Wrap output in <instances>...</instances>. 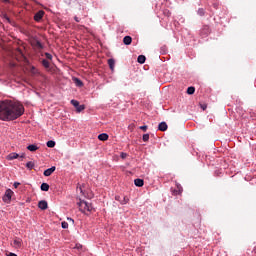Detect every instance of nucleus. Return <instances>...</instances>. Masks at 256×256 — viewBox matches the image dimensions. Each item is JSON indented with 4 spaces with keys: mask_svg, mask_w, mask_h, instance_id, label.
I'll list each match as a JSON object with an SVG mask.
<instances>
[{
    "mask_svg": "<svg viewBox=\"0 0 256 256\" xmlns=\"http://www.w3.org/2000/svg\"><path fill=\"white\" fill-rule=\"evenodd\" d=\"M4 3H9V0H3Z\"/></svg>",
    "mask_w": 256,
    "mask_h": 256,
    "instance_id": "obj_38",
    "label": "nucleus"
},
{
    "mask_svg": "<svg viewBox=\"0 0 256 256\" xmlns=\"http://www.w3.org/2000/svg\"><path fill=\"white\" fill-rule=\"evenodd\" d=\"M253 251H254V253H256V246L254 247V250H253Z\"/></svg>",
    "mask_w": 256,
    "mask_h": 256,
    "instance_id": "obj_40",
    "label": "nucleus"
},
{
    "mask_svg": "<svg viewBox=\"0 0 256 256\" xmlns=\"http://www.w3.org/2000/svg\"><path fill=\"white\" fill-rule=\"evenodd\" d=\"M21 185V183H19V182H15L14 183V187H15V189H17V187H19Z\"/></svg>",
    "mask_w": 256,
    "mask_h": 256,
    "instance_id": "obj_33",
    "label": "nucleus"
},
{
    "mask_svg": "<svg viewBox=\"0 0 256 256\" xmlns=\"http://www.w3.org/2000/svg\"><path fill=\"white\" fill-rule=\"evenodd\" d=\"M27 149H28V151L35 152V151H37V149H39V147H37V145H35V144H31V145L27 146Z\"/></svg>",
    "mask_w": 256,
    "mask_h": 256,
    "instance_id": "obj_20",
    "label": "nucleus"
},
{
    "mask_svg": "<svg viewBox=\"0 0 256 256\" xmlns=\"http://www.w3.org/2000/svg\"><path fill=\"white\" fill-rule=\"evenodd\" d=\"M19 154L17 153H11L7 156L8 161H13V159H18Z\"/></svg>",
    "mask_w": 256,
    "mask_h": 256,
    "instance_id": "obj_17",
    "label": "nucleus"
},
{
    "mask_svg": "<svg viewBox=\"0 0 256 256\" xmlns=\"http://www.w3.org/2000/svg\"><path fill=\"white\" fill-rule=\"evenodd\" d=\"M25 113V107L19 102L4 100L0 102V120L15 121Z\"/></svg>",
    "mask_w": 256,
    "mask_h": 256,
    "instance_id": "obj_1",
    "label": "nucleus"
},
{
    "mask_svg": "<svg viewBox=\"0 0 256 256\" xmlns=\"http://www.w3.org/2000/svg\"><path fill=\"white\" fill-rule=\"evenodd\" d=\"M71 105L75 107L77 113H81V111H85V105H80L79 101L77 100H71Z\"/></svg>",
    "mask_w": 256,
    "mask_h": 256,
    "instance_id": "obj_3",
    "label": "nucleus"
},
{
    "mask_svg": "<svg viewBox=\"0 0 256 256\" xmlns=\"http://www.w3.org/2000/svg\"><path fill=\"white\" fill-rule=\"evenodd\" d=\"M80 211L82 213H87L88 212H91L93 211V205H91V203L87 202V201H84V200H80L78 203H77Z\"/></svg>",
    "mask_w": 256,
    "mask_h": 256,
    "instance_id": "obj_2",
    "label": "nucleus"
},
{
    "mask_svg": "<svg viewBox=\"0 0 256 256\" xmlns=\"http://www.w3.org/2000/svg\"><path fill=\"white\" fill-rule=\"evenodd\" d=\"M137 61L140 63V65H143V63L147 61V58L145 57V55H139Z\"/></svg>",
    "mask_w": 256,
    "mask_h": 256,
    "instance_id": "obj_18",
    "label": "nucleus"
},
{
    "mask_svg": "<svg viewBox=\"0 0 256 256\" xmlns=\"http://www.w3.org/2000/svg\"><path fill=\"white\" fill-rule=\"evenodd\" d=\"M123 43L124 45H131V43H133V38H131V36H125L123 38Z\"/></svg>",
    "mask_w": 256,
    "mask_h": 256,
    "instance_id": "obj_13",
    "label": "nucleus"
},
{
    "mask_svg": "<svg viewBox=\"0 0 256 256\" xmlns=\"http://www.w3.org/2000/svg\"><path fill=\"white\" fill-rule=\"evenodd\" d=\"M55 166H52L51 168H48L44 171V176L45 177H51V175H53V173H55Z\"/></svg>",
    "mask_w": 256,
    "mask_h": 256,
    "instance_id": "obj_8",
    "label": "nucleus"
},
{
    "mask_svg": "<svg viewBox=\"0 0 256 256\" xmlns=\"http://www.w3.org/2000/svg\"><path fill=\"white\" fill-rule=\"evenodd\" d=\"M98 139L99 141H107V139H109V135H107L106 133L99 134Z\"/></svg>",
    "mask_w": 256,
    "mask_h": 256,
    "instance_id": "obj_16",
    "label": "nucleus"
},
{
    "mask_svg": "<svg viewBox=\"0 0 256 256\" xmlns=\"http://www.w3.org/2000/svg\"><path fill=\"white\" fill-rule=\"evenodd\" d=\"M144 143H147V141H149V134H144L142 137Z\"/></svg>",
    "mask_w": 256,
    "mask_h": 256,
    "instance_id": "obj_26",
    "label": "nucleus"
},
{
    "mask_svg": "<svg viewBox=\"0 0 256 256\" xmlns=\"http://www.w3.org/2000/svg\"><path fill=\"white\" fill-rule=\"evenodd\" d=\"M167 129H168L167 122H161L158 125V130L159 131H167Z\"/></svg>",
    "mask_w": 256,
    "mask_h": 256,
    "instance_id": "obj_14",
    "label": "nucleus"
},
{
    "mask_svg": "<svg viewBox=\"0 0 256 256\" xmlns=\"http://www.w3.org/2000/svg\"><path fill=\"white\" fill-rule=\"evenodd\" d=\"M6 19H7V21H11V20L9 19V17H6Z\"/></svg>",
    "mask_w": 256,
    "mask_h": 256,
    "instance_id": "obj_41",
    "label": "nucleus"
},
{
    "mask_svg": "<svg viewBox=\"0 0 256 256\" xmlns=\"http://www.w3.org/2000/svg\"><path fill=\"white\" fill-rule=\"evenodd\" d=\"M62 229H69V223L62 222Z\"/></svg>",
    "mask_w": 256,
    "mask_h": 256,
    "instance_id": "obj_27",
    "label": "nucleus"
},
{
    "mask_svg": "<svg viewBox=\"0 0 256 256\" xmlns=\"http://www.w3.org/2000/svg\"><path fill=\"white\" fill-rule=\"evenodd\" d=\"M47 147H49L50 149H53V147H55V141L53 140H49L47 143H46Z\"/></svg>",
    "mask_w": 256,
    "mask_h": 256,
    "instance_id": "obj_23",
    "label": "nucleus"
},
{
    "mask_svg": "<svg viewBox=\"0 0 256 256\" xmlns=\"http://www.w3.org/2000/svg\"><path fill=\"white\" fill-rule=\"evenodd\" d=\"M44 15H45V11H43V10L38 11L34 15V21H37V22L41 21V19H43Z\"/></svg>",
    "mask_w": 256,
    "mask_h": 256,
    "instance_id": "obj_7",
    "label": "nucleus"
},
{
    "mask_svg": "<svg viewBox=\"0 0 256 256\" xmlns=\"http://www.w3.org/2000/svg\"><path fill=\"white\" fill-rule=\"evenodd\" d=\"M140 129H141V131H147V125H144V126H140Z\"/></svg>",
    "mask_w": 256,
    "mask_h": 256,
    "instance_id": "obj_31",
    "label": "nucleus"
},
{
    "mask_svg": "<svg viewBox=\"0 0 256 256\" xmlns=\"http://www.w3.org/2000/svg\"><path fill=\"white\" fill-rule=\"evenodd\" d=\"M73 81L76 87H83V81H81L79 78H73Z\"/></svg>",
    "mask_w": 256,
    "mask_h": 256,
    "instance_id": "obj_19",
    "label": "nucleus"
},
{
    "mask_svg": "<svg viewBox=\"0 0 256 256\" xmlns=\"http://www.w3.org/2000/svg\"><path fill=\"white\" fill-rule=\"evenodd\" d=\"M198 15H201V16L205 15V10L203 8H200L198 10Z\"/></svg>",
    "mask_w": 256,
    "mask_h": 256,
    "instance_id": "obj_29",
    "label": "nucleus"
},
{
    "mask_svg": "<svg viewBox=\"0 0 256 256\" xmlns=\"http://www.w3.org/2000/svg\"><path fill=\"white\" fill-rule=\"evenodd\" d=\"M116 201H119L122 205H127L129 203V199L127 196H116Z\"/></svg>",
    "mask_w": 256,
    "mask_h": 256,
    "instance_id": "obj_6",
    "label": "nucleus"
},
{
    "mask_svg": "<svg viewBox=\"0 0 256 256\" xmlns=\"http://www.w3.org/2000/svg\"><path fill=\"white\" fill-rule=\"evenodd\" d=\"M15 55H16L17 59H26L25 54H23V50H21L20 48H17L15 50Z\"/></svg>",
    "mask_w": 256,
    "mask_h": 256,
    "instance_id": "obj_9",
    "label": "nucleus"
},
{
    "mask_svg": "<svg viewBox=\"0 0 256 256\" xmlns=\"http://www.w3.org/2000/svg\"><path fill=\"white\" fill-rule=\"evenodd\" d=\"M120 157H121L122 159H127V153L122 152L121 155H120Z\"/></svg>",
    "mask_w": 256,
    "mask_h": 256,
    "instance_id": "obj_30",
    "label": "nucleus"
},
{
    "mask_svg": "<svg viewBox=\"0 0 256 256\" xmlns=\"http://www.w3.org/2000/svg\"><path fill=\"white\" fill-rule=\"evenodd\" d=\"M11 197H13L12 190L11 189L6 190V192L3 196L4 203H10L11 202Z\"/></svg>",
    "mask_w": 256,
    "mask_h": 256,
    "instance_id": "obj_4",
    "label": "nucleus"
},
{
    "mask_svg": "<svg viewBox=\"0 0 256 256\" xmlns=\"http://www.w3.org/2000/svg\"><path fill=\"white\" fill-rule=\"evenodd\" d=\"M26 167H27V169H29L31 171V169H33V167H35V163L30 161V162L26 163Z\"/></svg>",
    "mask_w": 256,
    "mask_h": 256,
    "instance_id": "obj_24",
    "label": "nucleus"
},
{
    "mask_svg": "<svg viewBox=\"0 0 256 256\" xmlns=\"http://www.w3.org/2000/svg\"><path fill=\"white\" fill-rule=\"evenodd\" d=\"M45 57H46V59H49L50 61H51V59H53V55H51L48 52L45 53Z\"/></svg>",
    "mask_w": 256,
    "mask_h": 256,
    "instance_id": "obj_28",
    "label": "nucleus"
},
{
    "mask_svg": "<svg viewBox=\"0 0 256 256\" xmlns=\"http://www.w3.org/2000/svg\"><path fill=\"white\" fill-rule=\"evenodd\" d=\"M79 247H81V245H76V248L79 249Z\"/></svg>",
    "mask_w": 256,
    "mask_h": 256,
    "instance_id": "obj_39",
    "label": "nucleus"
},
{
    "mask_svg": "<svg viewBox=\"0 0 256 256\" xmlns=\"http://www.w3.org/2000/svg\"><path fill=\"white\" fill-rule=\"evenodd\" d=\"M173 193H174V195H181V189L175 190Z\"/></svg>",
    "mask_w": 256,
    "mask_h": 256,
    "instance_id": "obj_32",
    "label": "nucleus"
},
{
    "mask_svg": "<svg viewBox=\"0 0 256 256\" xmlns=\"http://www.w3.org/2000/svg\"><path fill=\"white\" fill-rule=\"evenodd\" d=\"M38 207L39 209H41L42 211H45L46 209H48L49 205L47 204V201L42 200L38 203Z\"/></svg>",
    "mask_w": 256,
    "mask_h": 256,
    "instance_id": "obj_10",
    "label": "nucleus"
},
{
    "mask_svg": "<svg viewBox=\"0 0 256 256\" xmlns=\"http://www.w3.org/2000/svg\"><path fill=\"white\" fill-rule=\"evenodd\" d=\"M74 20H75L76 23H79V21H80L79 17H77V16L74 17Z\"/></svg>",
    "mask_w": 256,
    "mask_h": 256,
    "instance_id": "obj_34",
    "label": "nucleus"
},
{
    "mask_svg": "<svg viewBox=\"0 0 256 256\" xmlns=\"http://www.w3.org/2000/svg\"><path fill=\"white\" fill-rule=\"evenodd\" d=\"M41 191H49V184L42 183L40 186Z\"/></svg>",
    "mask_w": 256,
    "mask_h": 256,
    "instance_id": "obj_21",
    "label": "nucleus"
},
{
    "mask_svg": "<svg viewBox=\"0 0 256 256\" xmlns=\"http://www.w3.org/2000/svg\"><path fill=\"white\" fill-rule=\"evenodd\" d=\"M20 158H21V159H24V158H25V154H22V155L20 156Z\"/></svg>",
    "mask_w": 256,
    "mask_h": 256,
    "instance_id": "obj_37",
    "label": "nucleus"
},
{
    "mask_svg": "<svg viewBox=\"0 0 256 256\" xmlns=\"http://www.w3.org/2000/svg\"><path fill=\"white\" fill-rule=\"evenodd\" d=\"M7 256H17V254L10 252L7 254Z\"/></svg>",
    "mask_w": 256,
    "mask_h": 256,
    "instance_id": "obj_36",
    "label": "nucleus"
},
{
    "mask_svg": "<svg viewBox=\"0 0 256 256\" xmlns=\"http://www.w3.org/2000/svg\"><path fill=\"white\" fill-rule=\"evenodd\" d=\"M108 65L111 71L115 70V60L113 58L108 59Z\"/></svg>",
    "mask_w": 256,
    "mask_h": 256,
    "instance_id": "obj_15",
    "label": "nucleus"
},
{
    "mask_svg": "<svg viewBox=\"0 0 256 256\" xmlns=\"http://www.w3.org/2000/svg\"><path fill=\"white\" fill-rule=\"evenodd\" d=\"M22 243H23V241L21 240V238H16L13 240V246L16 249H20Z\"/></svg>",
    "mask_w": 256,
    "mask_h": 256,
    "instance_id": "obj_11",
    "label": "nucleus"
},
{
    "mask_svg": "<svg viewBox=\"0 0 256 256\" xmlns=\"http://www.w3.org/2000/svg\"><path fill=\"white\" fill-rule=\"evenodd\" d=\"M31 45H32V47H34L35 49H38L39 51H41V49H43V44H41V42L37 39H33L31 41Z\"/></svg>",
    "mask_w": 256,
    "mask_h": 256,
    "instance_id": "obj_5",
    "label": "nucleus"
},
{
    "mask_svg": "<svg viewBox=\"0 0 256 256\" xmlns=\"http://www.w3.org/2000/svg\"><path fill=\"white\" fill-rule=\"evenodd\" d=\"M195 93V87L190 86L187 88V94L188 95H193Z\"/></svg>",
    "mask_w": 256,
    "mask_h": 256,
    "instance_id": "obj_22",
    "label": "nucleus"
},
{
    "mask_svg": "<svg viewBox=\"0 0 256 256\" xmlns=\"http://www.w3.org/2000/svg\"><path fill=\"white\" fill-rule=\"evenodd\" d=\"M134 184L136 187H143V185H145V181H143L141 178H137L134 180Z\"/></svg>",
    "mask_w": 256,
    "mask_h": 256,
    "instance_id": "obj_12",
    "label": "nucleus"
},
{
    "mask_svg": "<svg viewBox=\"0 0 256 256\" xmlns=\"http://www.w3.org/2000/svg\"><path fill=\"white\" fill-rule=\"evenodd\" d=\"M42 65H43V67H45L46 69H49V67H50L49 62H48L47 60H45V59L42 60Z\"/></svg>",
    "mask_w": 256,
    "mask_h": 256,
    "instance_id": "obj_25",
    "label": "nucleus"
},
{
    "mask_svg": "<svg viewBox=\"0 0 256 256\" xmlns=\"http://www.w3.org/2000/svg\"><path fill=\"white\" fill-rule=\"evenodd\" d=\"M201 109H203V111H205V109H207V105H201Z\"/></svg>",
    "mask_w": 256,
    "mask_h": 256,
    "instance_id": "obj_35",
    "label": "nucleus"
}]
</instances>
